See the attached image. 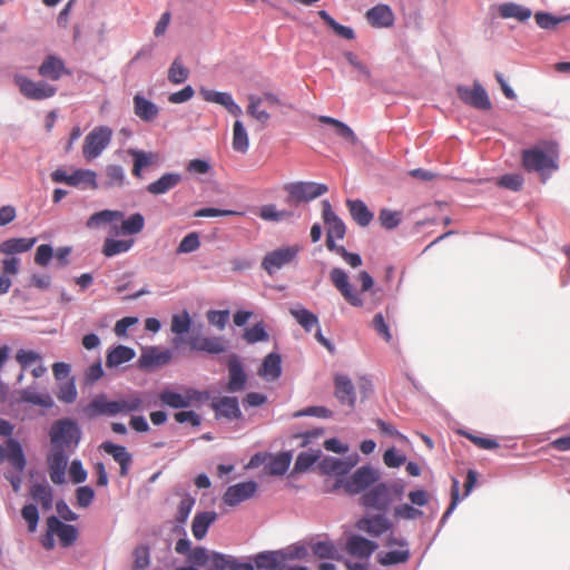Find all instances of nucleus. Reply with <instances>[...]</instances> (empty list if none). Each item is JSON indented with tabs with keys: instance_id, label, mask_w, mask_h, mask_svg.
Masks as SVG:
<instances>
[{
	"instance_id": "obj_1",
	"label": "nucleus",
	"mask_w": 570,
	"mask_h": 570,
	"mask_svg": "<svg viewBox=\"0 0 570 570\" xmlns=\"http://www.w3.org/2000/svg\"><path fill=\"white\" fill-rule=\"evenodd\" d=\"M558 145L553 141L542 142V148L533 147L522 151V165L527 171H554L558 169Z\"/></svg>"
},
{
	"instance_id": "obj_2",
	"label": "nucleus",
	"mask_w": 570,
	"mask_h": 570,
	"mask_svg": "<svg viewBox=\"0 0 570 570\" xmlns=\"http://www.w3.org/2000/svg\"><path fill=\"white\" fill-rule=\"evenodd\" d=\"M81 438L78 424L71 419H61L56 421L50 430V441L53 448L63 451L75 449Z\"/></svg>"
},
{
	"instance_id": "obj_3",
	"label": "nucleus",
	"mask_w": 570,
	"mask_h": 570,
	"mask_svg": "<svg viewBox=\"0 0 570 570\" xmlns=\"http://www.w3.org/2000/svg\"><path fill=\"white\" fill-rule=\"evenodd\" d=\"M380 479L377 470L370 465L360 466L348 478H338L334 484V490L344 489L348 494H358L375 484Z\"/></svg>"
},
{
	"instance_id": "obj_4",
	"label": "nucleus",
	"mask_w": 570,
	"mask_h": 570,
	"mask_svg": "<svg viewBox=\"0 0 570 570\" xmlns=\"http://www.w3.org/2000/svg\"><path fill=\"white\" fill-rule=\"evenodd\" d=\"M283 189L288 194L286 198L288 205L311 202L328 190L325 184L314 181L287 183L283 186Z\"/></svg>"
},
{
	"instance_id": "obj_5",
	"label": "nucleus",
	"mask_w": 570,
	"mask_h": 570,
	"mask_svg": "<svg viewBox=\"0 0 570 570\" xmlns=\"http://www.w3.org/2000/svg\"><path fill=\"white\" fill-rule=\"evenodd\" d=\"M112 138V129L108 126L95 127L86 137L82 145V156L91 161L99 157L109 146Z\"/></svg>"
},
{
	"instance_id": "obj_6",
	"label": "nucleus",
	"mask_w": 570,
	"mask_h": 570,
	"mask_svg": "<svg viewBox=\"0 0 570 570\" xmlns=\"http://www.w3.org/2000/svg\"><path fill=\"white\" fill-rule=\"evenodd\" d=\"M322 218L326 227V247L336 249L335 239H343L346 234L344 222L335 214L328 200L322 202Z\"/></svg>"
},
{
	"instance_id": "obj_7",
	"label": "nucleus",
	"mask_w": 570,
	"mask_h": 570,
	"mask_svg": "<svg viewBox=\"0 0 570 570\" xmlns=\"http://www.w3.org/2000/svg\"><path fill=\"white\" fill-rule=\"evenodd\" d=\"M14 83L23 97L30 100H43L56 95L57 88L46 81H33L26 76L16 75Z\"/></svg>"
},
{
	"instance_id": "obj_8",
	"label": "nucleus",
	"mask_w": 570,
	"mask_h": 570,
	"mask_svg": "<svg viewBox=\"0 0 570 570\" xmlns=\"http://www.w3.org/2000/svg\"><path fill=\"white\" fill-rule=\"evenodd\" d=\"M299 250L301 246L293 245L268 252L262 261V267L269 275H273L276 271L291 264L296 258Z\"/></svg>"
},
{
	"instance_id": "obj_9",
	"label": "nucleus",
	"mask_w": 570,
	"mask_h": 570,
	"mask_svg": "<svg viewBox=\"0 0 570 570\" xmlns=\"http://www.w3.org/2000/svg\"><path fill=\"white\" fill-rule=\"evenodd\" d=\"M330 279L348 304L355 307H361L363 305L362 298L350 283L345 271L334 267L330 273Z\"/></svg>"
},
{
	"instance_id": "obj_10",
	"label": "nucleus",
	"mask_w": 570,
	"mask_h": 570,
	"mask_svg": "<svg viewBox=\"0 0 570 570\" xmlns=\"http://www.w3.org/2000/svg\"><path fill=\"white\" fill-rule=\"evenodd\" d=\"M456 92L459 98L466 105L480 110H489L491 108V101L487 91L476 81L473 83L472 88L459 86Z\"/></svg>"
},
{
	"instance_id": "obj_11",
	"label": "nucleus",
	"mask_w": 570,
	"mask_h": 570,
	"mask_svg": "<svg viewBox=\"0 0 570 570\" xmlns=\"http://www.w3.org/2000/svg\"><path fill=\"white\" fill-rule=\"evenodd\" d=\"M362 504L379 511H384L392 502L390 485L379 483L365 492L362 498Z\"/></svg>"
},
{
	"instance_id": "obj_12",
	"label": "nucleus",
	"mask_w": 570,
	"mask_h": 570,
	"mask_svg": "<svg viewBox=\"0 0 570 570\" xmlns=\"http://www.w3.org/2000/svg\"><path fill=\"white\" fill-rule=\"evenodd\" d=\"M257 483L255 481L240 482L227 488L224 493V503L229 507H235L245 500L253 498L257 491Z\"/></svg>"
},
{
	"instance_id": "obj_13",
	"label": "nucleus",
	"mask_w": 570,
	"mask_h": 570,
	"mask_svg": "<svg viewBox=\"0 0 570 570\" xmlns=\"http://www.w3.org/2000/svg\"><path fill=\"white\" fill-rule=\"evenodd\" d=\"M387 547L397 546L401 549L387 551L379 556V562L382 566H394L405 563L410 559V551L407 549V542L404 539H397L390 535L386 540Z\"/></svg>"
},
{
	"instance_id": "obj_14",
	"label": "nucleus",
	"mask_w": 570,
	"mask_h": 570,
	"mask_svg": "<svg viewBox=\"0 0 570 570\" xmlns=\"http://www.w3.org/2000/svg\"><path fill=\"white\" fill-rule=\"evenodd\" d=\"M376 549L377 543L356 534L351 535L345 543V550L351 557L364 561H368Z\"/></svg>"
},
{
	"instance_id": "obj_15",
	"label": "nucleus",
	"mask_w": 570,
	"mask_h": 570,
	"mask_svg": "<svg viewBox=\"0 0 570 570\" xmlns=\"http://www.w3.org/2000/svg\"><path fill=\"white\" fill-rule=\"evenodd\" d=\"M171 358L168 350H161L157 346L144 348L138 358V367L141 370H150L166 365Z\"/></svg>"
},
{
	"instance_id": "obj_16",
	"label": "nucleus",
	"mask_w": 570,
	"mask_h": 570,
	"mask_svg": "<svg viewBox=\"0 0 570 570\" xmlns=\"http://www.w3.org/2000/svg\"><path fill=\"white\" fill-rule=\"evenodd\" d=\"M48 533L56 534L62 547H70L78 538V531L75 525L61 522L57 517L47 519Z\"/></svg>"
},
{
	"instance_id": "obj_17",
	"label": "nucleus",
	"mask_w": 570,
	"mask_h": 570,
	"mask_svg": "<svg viewBox=\"0 0 570 570\" xmlns=\"http://www.w3.org/2000/svg\"><path fill=\"white\" fill-rule=\"evenodd\" d=\"M68 464V455L66 451L53 448L48 456V466L50 480L55 484H62L66 481V469Z\"/></svg>"
},
{
	"instance_id": "obj_18",
	"label": "nucleus",
	"mask_w": 570,
	"mask_h": 570,
	"mask_svg": "<svg viewBox=\"0 0 570 570\" xmlns=\"http://www.w3.org/2000/svg\"><path fill=\"white\" fill-rule=\"evenodd\" d=\"M83 411L88 417H96L99 415L115 416L119 414V407L116 400L109 401L105 394L96 395Z\"/></svg>"
},
{
	"instance_id": "obj_19",
	"label": "nucleus",
	"mask_w": 570,
	"mask_h": 570,
	"mask_svg": "<svg viewBox=\"0 0 570 570\" xmlns=\"http://www.w3.org/2000/svg\"><path fill=\"white\" fill-rule=\"evenodd\" d=\"M228 367V384L227 390L229 392H239L245 389L247 382V375L243 368V365L237 355L233 354L229 356L227 362Z\"/></svg>"
},
{
	"instance_id": "obj_20",
	"label": "nucleus",
	"mask_w": 570,
	"mask_h": 570,
	"mask_svg": "<svg viewBox=\"0 0 570 570\" xmlns=\"http://www.w3.org/2000/svg\"><path fill=\"white\" fill-rule=\"evenodd\" d=\"M203 99L223 106L230 115L238 117L242 115V108L234 101L229 92L215 91L210 89H200Z\"/></svg>"
},
{
	"instance_id": "obj_21",
	"label": "nucleus",
	"mask_w": 570,
	"mask_h": 570,
	"mask_svg": "<svg viewBox=\"0 0 570 570\" xmlns=\"http://www.w3.org/2000/svg\"><path fill=\"white\" fill-rule=\"evenodd\" d=\"M159 399L167 406L181 409L189 406L190 401H199L202 399V393L189 389L186 391V395H181L177 392L165 390L159 394Z\"/></svg>"
},
{
	"instance_id": "obj_22",
	"label": "nucleus",
	"mask_w": 570,
	"mask_h": 570,
	"mask_svg": "<svg viewBox=\"0 0 570 570\" xmlns=\"http://www.w3.org/2000/svg\"><path fill=\"white\" fill-rule=\"evenodd\" d=\"M334 395L340 403L354 407L356 395L352 381L346 375L337 374L334 377Z\"/></svg>"
},
{
	"instance_id": "obj_23",
	"label": "nucleus",
	"mask_w": 570,
	"mask_h": 570,
	"mask_svg": "<svg viewBox=\"0 0 570 570\" xmlns=\"http://www.w3.org/2000/svg\"><path fill=\"white\" fill-rule=\"evenodd\" d=\"M37 237H14L0 244V254L7 257H16L17 254L29 252L37 243Z\"/></svg>"
},
{
	"instance_id": "obj_24",
	"label": "nucleus",
	"mask_w": 570,
	"mask_h": 570,
	"mask_svg": "<svg viewBox=\"0 0 570 570\" xmlns=\"http://www.w3.org/2000/svg\"><path fill=\"white\" fill-rule=\"evenodd\" d=\"M355 527L372 537H380L391 528V523L384 515L379 514L360 519Z\"/></svg>"
},
{
	"instance_id": "obj_25",
	"label": "nucleus",
	"mask_w": 570,
	"mask_h": 570,
	"mask_svg": "<svg viewBox=\"0 0 570 570\" xmlns=\"http://www.w3.org/2000/svg\"><path fill=\"white\" fill-rule=\"evenodd\" d=\"M212 407L216 412V416H223L227 420H236L242 416L238 401L236 397L222 396L212 402Z\"/></svg>"
},
{
	"instance_id": "obj_26",
	"label": "nucleus",
	"mask_w": 570,
	"mask_h": 570,
	"mask_svg": "<svg viewBox=\"0 0 570 570\" xmlns=\"http://www.w3.org/2000/svg\"><path fill=\"white\" fill-rule=\"evenodd\" d=\"M38 72L41 77L53 81L59 80L63 75H69L63 60L52 55L42 61Z\"/></svg>"
},
{
	"instance_id": "obj_27",
	"label": "nucleus",
	"mask_w": 570,
	"mask_h": 570,
	"mask_svg": "<svg viewBox=\"0 0 570 570\" xmlns=\"http://www.w3.org/2000/svg\"><path fill=\"white\" fill-rule=\"evenodd\" d=\"M101 449L111 455L117 463H119L120 475L126 476L132 462V456L127 449L124 445H118L111 442H104L101 444Z\"/></svg>"
},
{
	"instance_id": "obj_28",
	"label": "nucleus",
	"mask_w": 570,
	"mask_h": 570,
	"mask_svg": "<svg viewBox=\"0 0 570 570\" xmlns=\"http://www.w3.org/2000/svg\"><path fill=\"white\" fill-rule=\"evenodd\" d=\"M2 272L0 271V295H4L12 286L10 276H16L20 271V258L6 257L1 261Z\"/></svg>"
},
{
	"instance_id": "obj_29",
	"label": "nucleus",
	"mask_w": 570,
	"mask_h": 570,
	"mask_svg": "<svg viewBox=\"0 0 570 570\" xmlns=\"http://www.w3.org/2000/svg\"><path fill=\"white\" fill-rule=\"evenodd\" d=\"M366 19L372 27L387 28L394 22V14L386 4H377L366 12Z\"/></svg>"
},
{
	"instance_id": "obj_30",
	"label": "nucleus",
	"mask_w": 570,
	"mask_h": 570,
	"mask_svg": "<svg viewBox=\"0 0 570 570\" xmlns=\"http://www.w3.org/2000/svg\"><path fill=\"white\" fill-rule=\"evenodd\" d=\"M191 350L206 352L208 354H220L227 348L222 337H193L189 341Z\"/></svg>"
},
{
	"instance_id": "obj_31",
	"label": "nucleus",
	"mask_w": 570,
	"mask_h": 570,
	"mask_svg": "<svg viewBox=\"0 0 570 570\" xmlns=\"http://www.w3.org/2000/svg\"><path fill=\"white\" fill-rule=\"evenodd\" d=\"M146 396L147 393L134 391L124 397L116 400L119 407V414H127L144 410L148 405L146 404Z\"/></svg>"
},
{
	"instance_id": "obj_32",
	"label": "nucleus",
	"mask_w": 570,
	"mask_h": 570,
	"mask_svg": "<svg viewBox=\"0 0 570 570\" xmlns=\"http://www.w3.org/2000/svg\"><path fill=\"white\" fill-rule=\"evenodd\" d=\"M132 101L134 112L142 121L150 122L157 118L159 108L156 104L146 99L140 94L135 95Z\"/></svg>"
},
{
	"instance_id": "obj_33",
	"label": "nucleus",
	"mask_w": 570,
	"mask_h": 570,
	"mask_svg": "<svg viewBox=\"0 0 570 570\" xmlns=\"http://www.w3.org/2000/svg\"><path fill=\"white\" fill-rule=\"evenodd\" d=\"M346 206L348 208V212L353 218V220L362 226L366 227L370 225V223L373 220V213L367 208L365 203L360 199H347Z\"/></svg>"
},
{
	"instance_id": "obj_34",
	"label": "nucleus",
	"mask_w": 570,
	"mask_h": 570,
	"mask_svg": "<svg viewBox=\"0 0 570 570\" xmlns=\"http://www.w3.org/2000/svg\"><path fill=\"white\" fill-rule=\"evenodd\" d=\"M217 513L215 511H206L196 513L193 523L191 532L197 540L206 537L208 528L216 521Z\"/></svg>"
},
{
	"instance_id": "obj_35",
	"label": "nucleus",
	"mask_w": 570,
	"mask_h": 570,
	"mask_svg": "<svg viewBox=\"0 0 570 570\" xmlns=\"http://www.w3.org/2000/svg\"><path fill=\"white\" fill-rule=\"evenodd\" d=\"M181 181V175L177 173H167L159 179L147 186V191L151 195H161L175 188Z\"/></svg>"
},
{
	"instance_id": "obj_36",
	"label": "nucleus",
	"mask_w": 570,
	"mask_h": 570,
	"mask_svg": "<svg viewBox=\"0 0 570 570\" xmlns=\"http://www.w3.org/2000/svg\"><path fill=\"white\" fill-rule=\"evenodd\" d=\"M135 355L136 353L131 347L117 345L108 352L106 357V366L108 368L117 367L131 361Z\"/></svg>"
},
{
	"instance_id": "obj_37",
	"label": "nucleus",
	"mask_w": 570,
	"mask_h": 570,
	"mask_svg": "<svg viewBox=\"0 0 570 570\" xmlns=\"http://www.w3.org/2000/svg\"><path fill=\"white\" fill-rule=\"evenodd\" d=\"M281 356L276 353H269L263 361L258 374L267 380H276L281 376Z\"/></svg>"
},
{
	"instance_id": "obj_38",
	"label": "nucleus",
	"mask_w": 570,
	"mask_h": 570,
	"mask_svg": "<svg viewBox=\"0 0 570 570\" xmlns=\"http://www.w3.org/2000/svg\"><path fill=\"white\" fill-rule=\"evenodd\" d=\"M255 566L258 569L266 570H283V566L279 559L278 551H264L259 552L254 558Z\"/></svg>"
},
{
	"instance_id": "obj_39",
	"label": "nucleus",
	"mask_w": 570,
	"mask_h": 570,
	"mask_svg": "<svg viewBox=\"0 0 570 570\" xmlns=\"http://www.w3.org/2000/svg\"><path fill=\"white\" fill-rule=\"evenodd\" d=\"M232 147L235 151L246 154L249 148L248 134L240 120H236L233 126Z\"/></svg>"
},
{
	"instance_id": "obj_40",
	"label": "nucleus",
	"mask_w": 570,
	"mask_h": 570,
	"mask_svg": "<svg viewBox=\"0 0 570 570\" xmlns=\"http://www.w3.org/2000/svg\"><path fill=\"white\" fill-rule=\"evenodd\" d=\"M122 218H124V213L120 210L104 209V210L92 214L88 218L86 226L91 229V228H96L102 224H109L114 220H120Z\"/></svg>"
},
{
	"instance_id": "obj_41",
	"label": "nucleus",
	"mask_w": 570,
	"mask_h": 570,
	"mask_svg": "<svg viewBox=\"0 0 570 570\" xmlns=\"http://www.w3.org/2000/svg\"><path fill=\"white\" fill-rule=\"evenodd\" d=\"M277 551L283 568H285L287 562L305 559L308 554L307 548L301 543L291 544Z\"/></svg>"
},
{
	"instance_id": "obj_42",
	"label": "nucleus",
	"mask_w": 570,
	"mask_h": 570,
	"mask_svg": "<svg viewBox=\"0 0 570 570\" xmlns=\"http://www.w3.org/2000/svg\"><path fill=\"white\" fill-rule=\"evenodd\" d=\"M322 471L326 474H337L340 478H344V475L351 470L352 465L341 459L337 458H325L320 463Z\"/></svg>"
},
{
	"instance_id": "obj_43",
	"label": "nucleus",
	"mask_w": 570,
	"mask_h": 570,
	"mask_svg": "<svg viewBox=\"0 0 570 570\" xmlns=\"http://www.w3.org/2000/svg\"><path fill=\"white\" fill-rule=\"evenodd\" d=\"M499 13L502 18H514L518 21H525L531 17V10L517 3H503L499 7Z\"/></svg>"
},
{
	"instance_id": "obj_44",
	"label": "nucleus",
	"mask_w": 570,
	"mask_h": 570,
	"mask_svg": "<svg viewBox=\"0 0 570 570\" xmlns=\"http://www.w3.org/2000/svg\"><path fill=\"white\" fill-rule=\"evenodd\" d=\"M258 216L265 222L279 223L292 218L293 213L286 209H277L274 204H268L259 208Z\"/></svg>"
},
{
	"instance_id": "obj_45",
	"label": "nucleus",
	"mask_w": 570,
	"mask_h": 570,
	"mask_svg": "<svg viewBox=\"0 0 570 570\" xmlns=\"http://www.w3.org/2000/svg\"><path fill=\"white\" fill-rule=\"evenodd\" d=\"M134 245L132 239H114L106 238L102 245V254L106 257L128 252Z\"/></svg>"
},
{
	"instance_id": "obj_46",
	"label": "nucleus",
	"mask_w": 570,
	"mask_h": 570,
	"mask_svg": "<svg viewBox=\"0 0 570 570\" xmlns=\"http://www.w3.org/2000/svg\"><path fill=\"white\" fill-rule=\"evenodd\" d=\"M289 313L306 332H311L313 327H318V317L311 311L298 307L291 308Z\"/></svg>"
},
{
	"instance_id": "obj_47",
	"label": "nucleus",
	"mask_w": 570,
	"mask_h": 570,
	"mask_svg": "<svg viewBox=\"0 0 570 570\" xmlns=\"http://www.w3.org/2000/svg\"><path fill=\"white\" fill-rule=\"evenodd\" d=\"M30 495L41 504L43 510H49L52 507V490L48 484H33L30 489Z\"/></svg>"
},
{
	"instance_id": "obj_48",
	"label": "nucleus",
	"mask_w": 570,
	"mask_h": 570,
	"mask_svg": "<svg viewBox=\"0 0 570 570\" xmlns=\"http://www.w3.org/2000/svg\"><path fill=\"white\" fill-rule=\"evenodd\" d=\"M292 461V455L288 452H282L271 459L266 465V471L271 475H283Z\"/></svg>"
},
{
	"instance_id": "obj_49",
	"label": "nucleus",
	"mask_w": 570,
	"mask_h": 570,
	"mask_svg": "<svg viewBox=\"0 0 570 570\" xmlns=\"http://www.w3.org/2000/svg\"><path fill=\"white\" fill-rule=\"evenodd\" d=\"M129 154L134 157L132 175L136 177H140L141 169L153 165L157 158L155 154L142 150L130 149Z\"/></svg>"
},
{
	"instance_id": "obj_50",
	"label": "nucleus",
	"mask_w": 570,
	"mask_h": 570,
	"mask_svg": "<svg viewBox=\"0 0 570 570\" xmlns=\"http://www.w3.org/2000/svg\"><path fill=\"white\" fill-rule=\"evenodd\" d=\"M20 400L41 407H51L53 405V401L48 393H38L30 387L21 391Z\"/></svg>"
},
{
	"instance_id": "obj_51",
	"label": "nucleus",
	"mask_w": 570,
	"mask_h": 570,
	"mask_svg": "<svg viewBox=\"0 0 570 570\" xmlns=\"http://www.w3.org/2000/svg\"><path fill=\"white\" fill-rule=\"evenodd\" d=\"M69 186H78L83 184L91 189H97V175L94 170L90 169H78L73 174L70 175Z\"/></svg>"
},
{
	"instance_id": "obj_52",
	"label": "nucleus",
	"mask_w": 570,
	"mask_h": 570,
	"mask_svg": "<svg viewBox=\"0 0 570 570\" xmlns=\"http://www.w3.org/2000/svg\"><path fill=\"white\" fill-rule=\"evenodd\" d=\"M318 16L321 17V19L330 27L333 29V31L344 38V39H347V40H353L355 38V33L353 31L352 28L350 27H346V26H343V24H340L338 22H336L330 14L327 11L325 10H321L318 11Z\"/></svg>"
},
{
	"instance_id": "obj_53",
	"label": "nucleus",
	"mask_w": 570,
	"mask_h": 570,
	"mask_svg": "<svg viewBox=\"0 0 570 570\" xmlns=\"http://www.w3.org/2000/svg\"><path fill=\"white\" fill-rule=\"evenodd\" d=\"M144 216L140 213H135L122 220L120 233L124 235H136L144 229Z\"/></svg>"
},
{
	"instance_id": "obj_54",
	"label": "nucleus",
	"mask_w": 570,
	"mask_h": 570,
	"mask_svg": "<svg viewBox=\"0 0 570 570\" xmlns=\"http://www.w3.org/2000/svg\"><path fill=\"white\" fill-rule=\"evenodd\" d=\"M189 70L184 66L180 58H176L168 69V80L173 85H180L187 80Z\"/></svg>"
},
{
	"instance_id": "obj_55",
	"label": "nucleus",
	"mask_w": 570,
	"mask_h": 570,
	"mask_svg": "<svg viewBox=\"0 0 570 570\" xmlns=\"http://www.w3.org/2000/svg\"><path fill=\"white\" fill-rule=\"evenodd\" d=\"M320 455V450L301 452L297 455L294 470L296 472H305L318 460Z\"/></svg>"
},
{
	"instance_id": "obj_56",
	"label": "nucleus",
	"mask_w": 570,
	"mask_h": 570,
	"mask_svg": "<svg viewBox=\"0 0 570 570\" xmlns=\"http://www.w3.org/2000/svg\"><path fill=\"white\" fill-rule=\"evenodd\" d=\"M106 186L107 187H121L125 183L124 169L118 165H108L105 169Z\"/></svg>"
},
{
	"instance_id": "obj_57",
	"label": "nucleus",
	"mask_w": 570,
	"mask_h": 570,
	"mask_svg": "<svg viewBox=\"0 0 570 570\" xmlns=\"http://www.w3.org/2000/svg\"><path fill=\"white\" fill-rule=\"evenodd\" d=\"M191 320L188 312L184 311L181 314H175L171 317L170 330L174 334L183 335L190 328Z\"/></svg>"
},
{
	"instance_id": "obj_58",
	"label": "nucleus",
	"mask_w": 570,
	"mask_h": 570,
	"mask_svg": "<svg viewBox=\"0 0 570 570\" xmlns=\"http://www.w3.org/2000/svg\"><path fill=\"white\" fill-rule=\"evenodd\" d=\"M393 515L402 520H416L423 515V511L413 504L402 503L394 508Z\"/></svg>"
},
{
	"instance_id": "obj_59",
	"label": "nucleus",
	"mask_w": 570,
	"mask_h": 570,
	"mask_svg": "<svg viewBox=\"0 0 570 570\" xmlns=\"http://www.w3.org/2000/svg\"><path fill=\"white\" fill-rule=\"evenodd\" d=\"M312 551L321 559H337V550L331 541H318L314 543Z\"/></svg>"
},
{
	"instance_id": "obj_60",
	"label": "nucleus",
	"mask_w": 570,
	"mask_h": 570,
	"mask_svg": "<svg viewBox=\"0 0 570 570\" xmlns=\"http://www.w3.org/2000/svg\"><path fill=\"white\" fill-rule=\"evenodd\" d=\"M459 434L470 440L475 446L483 450H492L499 448V443L494 439L479 436L471 432L460 430Z\"/></svg>"
},
{
	"instance_id": "obj_61",
	"label": "nucleus",
	"mask_w": 570,
	"mask_h": 570,
	"mask_svg": "<svg viewBox=\"0 0 570 570\" xmlns=\"http://www.w3.org/2000/svg\"><path fill=\"white\" fill-rule=\"evenodd\" d=\"M8 460L19 471H22L26 465V460H24L22 449H21L20 444L16 441H10V443H9Z\"/></svg>"
},
{
	"instance_id": "obj_62",
	"label": "nucleus",
	"mask_w": 570,
	"mask_h": 570,
	"mask_svg": "<svg viewBox=\"0 0 570 570\" xmlns=\"http://www.w3.org/2000/svg\"><path fill=\"white\" fill-rule=\"evenodd\" d=\"M200 247L199 235L196 232L186 235L177 247L178 254H187L197 250Z\"/></svg>"
},
{
	"instance_id": "obj_63",
	"label": "nucleus",
	"mask_w": 570,
	"mask_h": 570,
	"mask_svg": "<svg viewBox=\"0 0 570 570\" xmlns=\"http://www.w3.org/2000/svg\"><path fill=\"white\" fill-rule=\"evenodd\" d=\"M195 504V499L188 494L184 495L183 499L180 500L179 504H178V508H177V513H176V521L178 523H185L191 512V509Z\"/></svg>"
},
{
	"instance_id": "obj_64",
	"label": "nucleus",
	"mask_w": 570,
	"mask_h": 570,
	"mask_svg": "<svg viewBox=\"0 0 570 570\" xmlns=\"http://www.w3.org/2000/svg\"><path fill=\"white\" fill-rule=\"evenodd\" d=\"M379 220L384 228L393 229L401 222V213L383 208L380 210Z\"/></svg>"
}]
</instances>
